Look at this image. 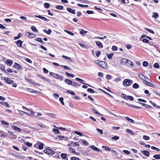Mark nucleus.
Segmentation results:
<instances>
[{"mask_svg":"<svg viewBox=\"0 0 160 160\" xmlns=\"http://www.w3.org/2000/svg\"><path fill=\"white\" fill-rule=\"evenodd\" d=\"M13 63V61L12 60L9 59H8L6 62V64L9 66H11Z\"/></svg>","mask_w":160,"mask_h":160,"instance_id":"nucleus-12","label":"nucleus"},{"mask_svg":"<svg viewBox=\"0 0 160 160\" xmlns=\"http://www.w3.org/2000/svg\"><path fill=\"white\" fill-rule=\"evenodd\" d=\"M91 148L93 150H94L98 152L99 151V150L95 146H91Z\"/></svg>","mask_w":160,"mask_h":160,"instance_id":"nucleus-36","label":"nucleus"},{"mask_svg":"<svg viewBox=\"0 0 160 160\" xmlns=\"http://www.w3.org/2000/svg\"><path fill=\"white\" fill-rule=\"evenodd\" d=\"M55 78L60 79V80H62L63 78V77L62 75H61L57 74L56 77Z\"/></svg>","mask_w":160,"mask_h":160,"instance_id":"nucleus-19","label":"nucleus"},{"mask_svg":"<svg viewBox=\"0 0 160 160\" xmlns=\"http://www.w3.org/2000/svg\"><path fill=\"white\" fill-rule=\"evenodd\" d=\"M39 148L40 149H42L43 148V144L42 143H41L39 145Z\"/></svg>","mask_w":160,"mask_h":160,"instance_id":"nucleus-48","label":"nucleus"},{"mask_svg":"<svg viewBox=\"0 0 160 160\" xmlns=\"http://www.w3.org/2000/svg\"><path fill=\"white\" fill-rule=\"evenodd\" d=\"M41 78L42 79H43L45 81H47V82H50V81H51L50 79H47L46 78H45L44 77H42V76Z\"/></svg>","mask_w":160,"mask_h":160,"instance_id":"nucleus-57","label":"nucleus"},{"mask_svg":"<svg viewBox=\"0 0 160 160\" xmlns=\"http://www.w3.org/2000/svg\"><path fill=\"white\" fill-rule=\"evenodd\" d=\"M148 63L147 61H144L143 62L142 65L144 67H146L148 66Z\"/></svg>","mask_w":160,"mask_h":160,"instance_id":"nucleus-56","label":"nucleus"},{"mask_svg":"<svg viewBox=\"0 0 160 160\" xmlns=\"http://www.w3.org/2000/svg\"><path fill=\"white\" fill-rule=\"evenodd\" d=\"M1 123L2 124L3 126L6 127H8L9 126V123L6 122H5L4 121L2 120L1 121Z\"/></svg>","mask_w":160,"mask_h":160,"instance_id":"nucleus-23","label":"nucleus"},{"mask_svg":"<svg viewBox=\"0 0 160 160\" xmlns=\"http://www.w3.org/2000/svg\"><path fill=\"white\" fill-rule=\"evenodd\" d=\"M99 65L101 67L105 69L107 68V64L106 62L104 61H101Z\"/></svg>","mask_w":160,"mask_h":160,"instance_id":"nucleus-2","label":"nucleus"},{"mask_svg":"<svg viewBox=\"0 0 160 160\" xmlns=\"http://www.w3.org/2000/svg\"><path fill=\"white\" fill-rule=\"evenodd\" d=\"M88 32L84 30L83 29H81V31H79L80 33L83 36H84L85 34Z\"/></svg>","mask_w":160,"mask_h":160,"instance_id":"nucleus-16","label":"nucleus"},{"mask_svg":"<svg viewBox=\"0 0 160 160\" xmlns=\"http://www.w3.org/2000/svg\"><path fill=\"white\" fill-rule=\"evenodd\" d=\"M144 29L149 32H150L152 34H154V32L153 30L150 29H147V28H145Z\"/></svg>","mask_w":160,"mask_h":160,"instance_id":"nucleus-55","label":"nucleus"},{"mask_svg":"<svg viewBox=\"0 0 160 160\" xmlns=\"http://www.w3.org/2000/svg\"><path fill=\"white\" fill-rule=\"evenodd\" d=\"M53 95V96L57 99H58L59 97V95L58 94L55 93H54Z\"/></svg>","mask_w":160,"mask_h":160,"instance_id":"nucleus-60","label":"nucleus"},{"mask_svg":"<svg viewBox=\"0 0 160 160\" xmlns=\"http://www.w3.org/2000/svg\"><path fill=\"white\" fill-rule=\"evenodd\" d=\"M31 29L32 30L35 32H38V30L36 29V28L34 26L32 27H31Z\"/></svg>","mask_w":160,"mask_h":160,"instance_id":"nucleus-35","label":"nucleus"},{"mask_svg":"<svg viewBox=\"0 0 160 160\" xmlns=\"http://www.w3.org/2000/svg\"><path fill=\"white\" fill-rule=\"evenodd\" d=\"M98 131V132H100L101 134H102L103 133V131L101 130L99 128H97L96 129Z\"/></svg>","mask_w":160,"mask_h":160,"instance_id":"nucleus-61","label":"nucleus"},{"mask_svg":"<svg viewBox=\"0 0 160 160\" xmlns=\"http://www.w3.org/2000/svg\"><path fill=\"white\" fill-rule=\"evenodd\" d=\"M139 85L137 83H134L132 87L135 89L138 88H139Z\"/></svg>","mask_w":160,"mask_h":160,"instance_id":"nucleus-38","label":"nucleus"},{"mask_svg":"<svg viewBox=\"0 0 160 160\" xmlns=\"http://www.w3.org/2000/svg\"><path fill=\"white\" fill-rule=\"evenodd\" d=\"M22 42L20 40H18L16 42V44L19 47H21L22 45Z\"/></svg>","mask_w":160,"mask_h":160,"instance_id":"nucleus-13","label":"nucleus"},{"mask_svg":"<svg viewBox=\"0 0 160 160\" xmlns=\"http://www.w3.org/2000/svg\"><path fill=\"white\" fill-rule=\"evenodd\" d=\"M127 66L130 68L132 67L133 66V63L130 61L128 60L127 63H126Z\"/></svg>","mask_w":160,"mask_h":160,"instance_id":"nucleus-8","label":"nucleus"},{"mask_svg":"<svg viewBox=\"0 0 160 160\" xmlns=\"http://www.w3.org/2000/svg\"><path fill=\"white\" fill-rule=\"evenodd\" d=\"M56 8L57 9L59 10H62L63 8V7L60 5H57Z\"/></svg>","mask_w":160,"mask_h":160,"instance_id":"nucleus-41","label":"nucleus"},{"mask_svg":"<svg viewBox=\"0 0 160 160\" xmlns=\"http://www.w3.org/2000/svg\"><path fill=\"white\" fill-rule=\"evenodd\" d=\"M67 154L65 153H62L61 154V156L62 159H65L66 158L67 160H68V158H66Z\"/></svg>","mask_w":160,"mask_h":160,"instance_id":"nucleus-20","label":"nucleus"},{"mask_svg":"<svg viewBox=\"0 0 160 160\" xmlns=\"http://www.w3.org/2000/svg\"><path fill=\"white\" fill-rule=\"evenodd\" d=\"M154 67L157 68H159V65L157 63H155L153 66Z\"/></svg>","mask_w":160,"mask_h":160,"instance_id":"nucleus-47","label":"nucleus"},{"mask_svg":"<svg viewBox=\"0 0 160 160\" xmlns=\"http://www.w3.org/2000/svg\"><path fill=\"white\" fill-rule=\"evenodd\" d=\"M49 74L50 75L55 78L56 77V75L57 74L54 73L52 72H50Z\"/></svg>","mask_w":160,"mask_h":160,"instance_id":"nucleus-28","label":"nucleus"},{"mask_svg":"<svg viewBox=\"0 0 160 160\" xmlns=\"http://www.w3.org/2000/svg\"><path fill=\"white\" fill-rule=\"evenodd\" d=\"M151 148L152 149L155 150H156V151H159V148H156V147H154V146H152V147H151Z\"/></svg>","mask_w":160,"mask_h":160,"instance_id":"nucleus-54","label":"nucleus"},{"mask_svg":"<svg viewBox=\"0 0 160 160\" xmlns=\"http://www.w3.org/2000/svg\"><path fill=\"white\" fill-rule=\"evenodd\" d=\"M44 6L45 8H48L49 7V4L48 3H45L44 4Z\"/></svg>","mask_w":160,"mask_h":160,"instance_id":"nucleus-49","label":"nucleus"},{"mask_svg":"<svg viewBox=\"0 0 160 160\" xmlns=\"http://www.w3.org/2000/svg\"><path fill=\"white\" fill-rule=\"evenodd\" d=\"M153 157L155 159H160V154L155 155L153 156Z\"/></svg>","mask_w":160,"mask_h":160,"instance_id":"nucleus-34","label":"nucleus"},{"mask_svg":"<svg viewBox=\"0 0 160 160\" xmlns=\"http://www.w3.org/2000/svg\"><path fill=\"white\" fill-rule=\"evenodd\" d=\"M26 35L31 38H34L36 37L35 35L30 32H27Z\"/></svg>","mask_w":160,"mask_h":160,"instance_id":"nucleus-6","label":"nucleus"},{"mask_svg":"<svg viewBox=\"0 0 160 160\" xmlns=\"http://www.w3.org/2000/svg\"><path fill=\"white\" fill-rule=\"evenodd\" d=\"M143 82L144 84H146L151 87H153L154 86L153 84L148 82L147 81H143Z\"/></svg>","mask_w":160,"mask_h":160,"instance_id":"nucleus-22","label":"nucleus"},{"mask_svg":"<svg viewBox=\"0 0 160 160\" xmlns=\"http://www.w3.org/2000/svg\"><path fill=\"white\" fill-rule=\"evenodd\" d=\"M118 47L116 46H113L112 47V49L113 51H117L118 50Z\"/></svg>","mask_w":160,"mask_h":160,"instance_id":"nucleus-50","label":"nucleus"},{"mask_svg":"<svg viewBox=\"0 0 160 160\" xmlns=\"http://www.w3.org/2000/svg\"><path fill=\"white\" fill-rule=\"evenodd\" d=\"M126 132L130 134L131 135H134V133L132 132V130L129 129H127L126 130Z\"/></svg>","mask_w":160,"mask_h":160,"instance_id":"nucleus-24","label":"nucleus"},{"mask_svg":"<svg viewBox=\"0 0 160 160\" xmlns=\"http://www.w3.org/2000/svg\"><path fill=\"white\" fill-rule=\"evenodd\" d=\"M2 104L4 105V106H7L8 108H9L10 107V105L9 104H8V103L6 102H2Z\"/></svg>","mask_w":160,"mask_h":160,"instance_id":"nucleus-43","label":"nucleus"},{"mask_svg":"<svg viewBox=\"0 0 160 160\" xmlns=\"http://www.w3.org/2000/svg\"><path fill=\"white\" fill-rule=\"evenodd\" d=\"M60 67H63L65 69H67V70H70L71 69V68H69L68 67L66 66H63V65H60Z\"/></svg>","mask_w":160,"mask_h":160,"instance_id":"nucleus-33","label":"nucleus"},{"mask_svg":"<svg viewBox=\"0 0 160 160\" xmlns=\"http://www.w3.org/2000/svg\"><path fill=\"white\" fill-rule=\"evenodd\" d=\"M119 139V137L118 136L115 135L114 137L111 138V140L112 141L118 140Z\"/></svg>","mask_w":160,"mask_h":160,"instance_id":"nucleus-21","label":"nucleus"},{"mask_svg":"<svg viewBox=\"0 0 160 160\" xmlns=\"http://www.w3.org/2000/svg\"><path fill=\"white\" fill-rule=\"evenodd\" d=\"M72 86L76 88L78 86V83L75 82H72Z\"/></svg>","mask_w":160,"mask_h":160,"instance_id":"nucleus-27","label":"nucleus"},{"mask_svg":"<svg viewBox=\"0 0 160 160\" xmlns=\"http://www.w3.org/2000/svg\"><path fill=\"white\" fill-rule=\"evenodd\" d=\"M87 90L88 92H89L90 93H93L94 92V90L91 88H88L87 89Z\"/></svg>","mask_w":160,"mask_h":160,"instance_id":"nucleus-52","label":"nucleus"},{"mask_svg":"<svg viewBox=\"0 0 160 160\" xmlns=\"http://www.w3.org/2000/svg\"><path fill=\"white\" fill-rule=\"evenodd\" d=\"M143 138L144 139L146 140H148L149 139V137L146 135H144L143 136Z\"/></svg>","mask_w":160,"mask_h":160,"instance_id":"nucleus-58","label":"nucleus"},{"mask_svg":"<svg viewBox=\"0 0 160 160\" xmlns=\"http://www.w3.org/2000/svg\"><path fill=\"white\" fill-rule=\"evenodd\" d=\"M67 10L69 12L72 13L73 14H75V10L72 9V8H67Z\"/></svg>","mask_w":160,"mask_h":160,"instance_id":"nucleus-9","label":"nucleus"},{"mask_svg":"<svg viewBox=\"0 0 160 160\" xmlns=\"http://www.w3.org/2000/svg\"><path fill=\"white\" fill-rule=\"evenodd\" d=\"M114 54L113 53H111L109 54H107V56L108 58L109 59H111L112 58V56Z\"/></svg>","mask_w":160,"mask_h":160,"instance_id":"nucleus-25","label":"nucleus"},{"mask_svg":"<svg viewBox=\"0 0 160 160\" xmlns=\"http://www.w3.org/2000/svg\"><path fill=\"white\" fill-rule=\"evenodd\" d=\"M29 111H30L31 112V113L30 114H28V112H27L24 111H22V112H23L25 114L33 116H34L35 117H37V116H35L34 115V114L35 113V112H34L33 111H31L30 110Z\"/></svg>","mask_w":160,"mask_h":160,"instance_id":"nucleus-7","label":"nucleus"},{"mask_svg":"<svg viewBox=\"0 0 160 160\" xmlns=\"http://www.w3.org/2000/svg\"><path fill=\"white\" fill-rule=\"evenodd\" d=\"M133 82V81L130 79H125L123 81V83L124 86L127 87L131 85Z\"/></svg>","mask_w":160,"mask_h":160,"instance_id":"nucleus-1","label":"nucleus"},{"mask_svg":"<svg viewBox=\"0 0 160 160\" xmlns=\"http://www.w3.org/2000/svg\"><path fill=\"white\" fill-rule=\"evenodd\" d=\"M78 5L79 7H88V5H83L80 4H78Z\"/></svg>","mask_w":160,"mask_h":160,"instance_id":"nucleus-53","label":"nucleus"},{"mask_svg":"<svg viewBox=\"0 0 160 160\" xmlns=\"http://www.w3.org/2000/svg\"><path fill=\"white\" fill-rule=\"evenodd\" d=\"M102 148H104L105 151H111L110 148L108 147H106L105 146H102Z\"/></svg>","mask_w":160,"mask_h":160,"instance_id":"nucleus-29","label":"nucleus"},{"mask_svg":"<svg viewBox=\"0 0 160 160\" xmlns=\"http://www.w3.org/2000/svg\"><path fill=\"white\" fill-rule=\"evenodd\" d=\"M13 67L14 68L18 70H19V69L21 68H22V66L20 65L16 62H15L14 63Z\"/></svg>","mask_w":160,"mask_h":160,"instance_id":"nucleus-5","label":"nucleus"},{"mask_svg":"<svg viewBox=\"0 0 160 160\" xmlns=\"http://www.w3.org/2000/svg\"><path fill=\"white\" fill-rule=\"evenodd\" d=\"M69 150L70 152H71L72 153H74L75 152V150L72 148H69Z\"/></svg>","mask_w":160,"mask_h":160,"instance_id":"nucleus-51","label":"nucleus"},{"mask_svg":"<svg viewBox=\"0 0 160 160\" xmlns=\"http://www.w3.org/2000/svg\"><path fill=\"white\" fill-rule=\"evenodd\" d=\"M142 153L147 157H149V152L148 151L145 150L142 151Z\"/></svg>","mask_w":160,"mask_h":160,"instance_id":"nucleus-14","label":"nucleus"},{"mask_svg":"<svg viewBox=\"0 0 160 160\" xmlns=\"http://www.w3.org/2000/svg\"><path fill=\"white\" fill-rule=\"evenodd\" d=\"M138 76L142 80H144V81H146L145 80L146 79H148V80L151 81V80H150L149 78H147L143 74L141 73H138Z\"/></svg>","mask_w":160,"mask_h":160,"instance_id":"nucleus-4","label":"nucleus"},{"mask_svg":"<svg viewBox=\"0 0 160 160\" xmlns=\"http://www.w3.org/2000/svg\"><path fill=\"white\" fill-rule=\"evenodd\" d=\"M43 71L45 73H48L49 72L45 68H43Z\"/></svg>","mask_w":160,"mask_h":160,"instance_id":"nucleus-63","label":"nucleus"},{"mask_svg":"<svg viewBox=\"0 0 160 160\" xmlns=\"http://www.w3.org/2000/svg\"><path fill=\"white\" fill-rule=\"evenodd\" d=\"M5 80L8 84H11L13 82L12 80L9 78H5Z\"/></svg>","mask_w":160,"mask_h":160,"instance_id":"nucleus-10","label":"nucleus"},{"mask_svg":"<svg viewBox=\"0 0 160 160\" xmlns=\"http://www.w3.org/2000/svg\"><path fill=\"white\" fill-rule=\"evenodd\" d=\"M71 159V160H79V159L78 158L75 157H72Z\"/></svg>","mask_w":160,"mask_h":160,"instance_id":"nucleus-64","label":"nucleus"},{"mask_svg":"<svg viewBox=\"0 0 160 160\" xmlns=\"http://www.w3.org/2000/svg\"><path fill=\"white\" fill-rule=\"evenodd\" d=\"M35 17H37L39 18H40L44 21H49L46 18L44 17H42L41 15H38V16L35 15Z\"/></svg>","mask_w":160,"mask_h":160,"instance_id":"nucleus-11","label":"nucleus"},{"mask_svg":"<svg viewBox=\"0 0 160 160\" xmlns=\"http://www.w3.org/2000/svg\"><path fill=\"white\" fill-rule=\"evenodd\" d=\"M14 130L15 131H17L18 132L20 131V129L19 128L17 127H14Z\"/></svg>","mask_w":160,"mask_h":160,"instance_id":"nucleus-45","label":"nucleus"},{"mask_svg":"<svg viewBox=\"0 0 160 160\" xmlns=\"http://www.w3.org/2000/svg\"><path fill=\"white\" fill-rule=\"evenodd\" d=\"M52 131L53 132L55 133L56 134H58L60 132L58 130L56 129L53 128L52 129Z\"/></svg>","mask_w":160,"mask_h":160,"instance_id":"nucleus-40","label":"nucleus"},{"mask_svg":"<svg viewBox=\"0 0 160 160\" xmlns=\"http://www.w3.org/2000/svg\"><path fill=\"white\" fill-rule=\"evenodd\" d=\"M111 77L112 76L111 75L108 74L106 76V78L108 80L111 79Z\"/></svg>","mask_w":160,"mask_h":160,"instance_id":"nucleus-62","label":"nucleus"},{"mask_svg":"<svg viewBox=\"0 0 160 160\" xmlns=\"http://www.w3.org/2000/svg\"><path fill=\"white\" fill-rule=\"evenodd\" d=\"M64 82L66 83L68 85H72V81L69 79H66L65 80Z\"/></svg>","mask_w":160,"mask_h":160,"instance_id":"nucleus-18","label":"nucleus"},{"mask_svg":"<svg viewBox=\"0 0 160 160\" xmlns=\"http://www.w3.org/2000/svg\"><path fill=\"white\" fill-rule=\"evenodd\" d=\"M63 98L62 97H60L59 98V100L61 102V103L63 105H64V103L63 102Z\"/></svg>","mask_w":160,"mask_h":160,"instance_id":"nucleus-46","label":"nucleus"},{"mask_svg":"<svg viewBox=\"0 0 160 160\" xmlns=\"http://www.w3.org/2000/svg\"><path fill=\"white\" fill-rule=\"evenodd\" d=\"M67 92L68 93L71 94V95H75V93L73 91H71L70 90H68L67 91Z\"/></svg>","mask_w":160,"mask_h":160,"instance_id":"nucleus-44","label":"nucleus"},{"mask_svg":"<svg viewBox=\"0 0 160 160\" xmlns=\"http://www.w3.org/2000/svg\"><path fill=\"white\" fill-rule=\"evenodd\" d=\"M126 119L128 121L133 123H134V121L131 119H130V118L129 117H126Z\"/></svg>","mask_w":160,"mask_h":160,"instance_id":"nucleus-39","label":"nucleus"},{"mask_svg":"<svg viewBox=\"0 0 160 160\" xmlns=\"http://www.w3.org/2000/svg\"><path fill=\"white\" fill-rule=\"evenodd\" d=\"M128 99H129L131 101H133V100L134 98L131 96L128 95L127 96L126 100H127Z\"/></svg>","mask_w":160,"mask_h":160,"instance_id":"nucleus-31","label":"nucleus"},{"mask_svg":"<svg viewBox=\"0 0 160 160\" xmlns=\"http://www.w3.org/2000/svg\"><path fill=\"white\" fill-rule=\"evenodd\" d=\"M158 16V13H154L152 16V18H157Z\"/></svg>","mask_w":160,"mask_h":160,"instance_id":"nucleus-37","label":"nucleus"},{"mask_svg":"<svg viewBox=\"0 0 160 160\" xmlns=\"http://www.w3.org/2000/svg\"><path fill=\"white\" fill-rule=\"evenodd\" d=\"M44 152L48 155H53L54 153V152L53 150L49 149H46L44 151Z\"/></svg>","mask_w":160,"mask_h":160,"instance_id":"nucleus-3","label":"nucleus"},{"mask_svg":"<svg viewBox=\"0 0 160 160\" xmlns=\"http://www.w3.org/2000/svg\"><path fill=\"white\" fill-rule=\"evenodd\" d=\"M65 74L68 77H70L72 78H73L74 76V75L73 74L69 73L68 72H65Z\"/></svg>","mask_w":160,"mask_h":160,"instance_id":"nucleus-32","label":"nucleus"},{"mask_svg":"<svg viewBox=\"0 0 160 160\" xmlns=\"http://www.w3.org/2000/svg\"><path fill=\"white\" fill-rule=\"evenodd\" d=\"M127 61L128 59L125 58L122 59L120 61V63L122 65H124L127 63Z\"/></svg>","mask_w":160,"mask_h":160,"instance_id":"nucleus-15","label":"nucleus"},{"mask_svg":"<svg viewBox=\"0 0 160 160\" xmlns=\"http://www.w3.org/2000/svg\"><path fill=\"white\" fill-rule=\"evenodd\" d=\"M22 34L21 33H19L18 34V36L15 37H14V39L15 40H16V39H19L20 37H22Z\"/></svg>","mask_w":160,"mask_h":160,"instance_id":"nucleus-26","label":"nucleus"},{"mask_svg":"<svg viewBox=\"0 0 160 160\" xmlns=\"http://www.w3.org/2000/svg\"><path fill=\"white\" fill-rule=\"evenodd\" d=\"M96 44L100 48H102L103 46L102 43L99 41H97L96 42Z\"/></svg>","mask_w":160,"mask_h":160,"instance_id":"nucleus-17","label":"nucleus"},{"mask_svg":"<svg viewBox=\"0 0 160 160\" xmlns=\"http://www.w3.org/2000/svg\"><path fill=\"white\" fill-rule=\"evenodd\" d=\"M74 133H75L77 134V135H79L80 136H83V134L81 132H78V131H74Z\"/></svg>","mask_w":160,"mask_h":160,"instance_id":"nucleus-42","label":"nucleus"},{"mask_svg":"<svg viewBox=\"0 0 160 160\" xmlns=\"http://www.w3.org/2000/svg\"><path fill=\"white\" fill-rule=\"evenodd\" d=\"M26 145L28 147H30L32 146V144L31 143L27 142L26 143Z\"/></svg>","mask_w":160,"mask_h":160,"instance_id":"nucleus-59","label":"nucleus"},{"mask_svg":"<svg viewBox=\"0 0 160 160\" xmlns=\"http://www.w3.org/2000/svg\"><path fill=\"white\" fill-rule=\"evenodd\" d=\"M82 142L85 145L88 146L89 145L88 143L85 140L83 139L82 140Z\"/></svg>","mask_w":160,"mask_h":160,"instance_id":"nucleus-30","label":"nucleus"}]
</instances>
